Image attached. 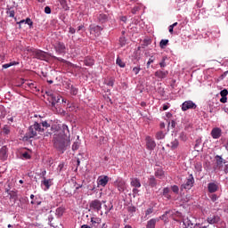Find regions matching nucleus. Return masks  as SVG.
Masks as SVG:
<instances>
[{"instance_id":"nucleus-16","label":"nucleus","mask_w":228,"mask_h":228,"mask_svg":"<svg viewBox=\"0 0 228 228\" xmlns=\"http://www.w3.org/2000/svg\"><path fill=\"white\" fill-rule=\"evenodd\" d=\"M210 134L214 140H218L222 136V129L220 127H214Z\"/></svg>"},{"instance_id":"nucleus-30","label":"nucleus","mask_w":228,"mask_h":228,"mask_svg":"<svg viewBox=\"0 0 228 228\" xmlns=\"http://www.w3.org/2000/svg\"><path fill=\"white\" fill-rule=\"evenodd\" d=\"M84 63L86 65V67H92V65L94 63V61L90 57H86L84 61Z\"/></svg>"},{"instance_id":"nucleus-31","label":"nucleus","mask_w":228,"mask_h":228,"mask_svg":"<svg viewBox=\"0 0 228 228\" xmlns=\"http://www.w3.org/2000/svg\"><path fill=\"white\" fill-rule=\"evenodd\" d=\"M167 45H168V39H162L159 42V47L160 49H165V47H167Z\"/></svg>"},{"instance_id":"nucleus-56","label":"nucleus","mask_w":228,"mask_h":228,"mask_svg":"<svg viewBox=\"0 0 228 228\" xmlns=\"http://www.w3.org/2000/svg\"><path fill=\"white\" fill-rule=\"evenodd\" d=\"M4 133L5 134H10V128H8V126H4Z\"/></svg>"},{"instance_id":"nucleus-4","label":"nucleus","mask_w":228,"mask_h":228,"mask_svg":"<svg viewBox=\"0 0 228 228\" xmlns=\"http://www.w3.org/2000/svg\"><path fill=\"white\" fill-rule=\"evenodd\" d=\"M173 214H174V212L172 210L166 211L165 214L162 215L160 217L152 218V219L149 220L147 222L146 228H156V224H158V222H159V219H163L164 216H168V215H173Z\"/></svg>"},{"instance_id":"nucleus-34","label":"nucleus","mask_w":228,"mask_h":228,"mask_svg":"<svg viewBox=\"0 0 228 228\" xmlns=\"http://www.w3.org/2000/svg\"><path fill=\"white\" fill-rule=\"evenodd\" d=\"M167 56L162 57L161 61L159 62L160 69H165L167 67Z\"/></svg>"},{"instance_id":"nucleus-13","label":"nucleus","mask_w":228,"mask_h":228,"mask_svg":"<svg viewBox=\"0 0 228 228\" xmlns=\"http://www.w3.org/2000/svg\"><path fill=\"white\" fill-rule=\"evenodd\" d=\"M130 184H131V186L134 187V189H133L134 193H136V191H138V189H136V188H142V183L140 182V179H138V178H131Z\"/></svg>"},{"instance_id":"nucleus-51","label":"nucleus","mask_w":228,"mask_h":228,"mask_svg":"<svg viewBox=\"0 0 228 228\" xmlns=\"http://www.w3.org/2000/svg\"><path fill=\"white\" fill-rule=\"evenodd\" d=\"M220 95H221V97H227V95H228V91H227V89L222 90V91L220 92Z\"/></svg>"},{"instance_id":"nucleus-38","label":"nucleus","mask_w":228,"mask_h":228,"mask_svg":"<svg viewBox=\"0 0 228 228\" xmlns=\"http://www.w3.org/2000/svg\"><path fill=\"white\" fill-rule=\"evenodd\" d=\"M154 213V208L151 207L145 211V218Z\"/></svg>"},{"instance_id":"nucleus-42","label":"nucleus","mask_w":228,"mask_h":228,"mask_svg":"<svg viewBox=\"0 0 228 228\" xmlns=\"http://www.w3.org/2000/svg\"><path fill=\"white\" fill-rule=\"evenodd\" d=\"M127 40H126V37H121L119 38V44H120V46L121 47H124V45H126Z\"/></svg>"},{"instance_id":"nucleus-47","label":"nucleus","mask_w":228,"mask_h":228,"mask_svg":"<svg viewBox=\"0 0 228 228\" xmlns=\"http://www.w3.org/2000/svg\"><path fill=\"white\" fill-rule=\"evenodd\" d=\"M209 199L210 200H212V202H216V200H218V196L216 194H211L209 195Z\"/></svg>"},{"instance_id":"nucleus-63","label":"nucleus","mask_w":228,"mask_h":228,"mask_svg":"<svg viewBox=\"0 0 228 228\" xmlns=\"http://www.w3.org/2000/svg\"><path fill=\"white\" fill-rule=\"evenodd\" d=\"M81 228H92V227H90L88 224H83V225L81 226Z\"/></svg>"},{"instance_id":"nucleus-39","label":"nucleus","mask_w":228,"mask_h":228,"mask_svg":"<svg viewBox=\"0 0 228 228\" xmlns=\"http://www.w3.org/2000/svg\"><path fill=\"white\" fill-rule=\"evenodd\" d=\"M60 4L64 10H69V6L67 5V0H60Z\"/></svg>"},{"instance_id":"nucleus-57","label":"nucleus","mask_w":228,"mask_h":228,"mask_svg":"<svg viewBox=\"0 0 228 228\" xmlns=\"http://www.w3.org/2000/svg\"><path fill=\"white\" fill-rule=\"evenodd\" d=\"M168 126H171L172 129H174L175 127V121L172 120L171 123L168 121Z\"/></svg>"},{"instance_id":"nucleus-40","label":"nucleus","mask_w":228,"mask_h":228,"mask_svg":"<svg viewBox=\"0 0 228 228\" xmlns=\"http://www.w3.org/2000/svg\"><path fill=\"white\" fill-rule=\"evenodd\" d=\"M105 208V215H108V213H110V211H111L113 209V205H104Z\"/></svg>"},{"instance_id":"nucleus-52","label":"nucleus","mask_w":228,"mask_h":228,"mask_svg":"<svg viewBox=\"0 0 228 228\" xmlns=\"http://www.w3.org/2000/svg\"><path fill=\"white\" fill-rule=\"evenodd\" d=\"M170 108V103L164 104L162 107L163 111H167Z\"/></svg>"},{"instance_id":"nucleus-45","label":"nucleus","mask_w":228,"mask_h":228,"mask_svg":"<svg viewBox=\"0 0 228 228\" xmlns=\"http://www.w3.org/2000/svg\"><path fill=\"white\" fill-rule=\"evenodd\" d=\"M106 85L107 86H113V85H115V79L110 78L109 80H107Z\"/></svg>"},{"instance_id":"nucleus-18","label":"nucleus","mask_w":228,"mask_h":228,"mask_svg":"<svg viewBox=\"0 0 228 228\" xmlns=\"http://www.w3.org/2000/svg\"><path fill=\"white\" fill-rule=\"evenodd\" d=\"M215 159H216V167H218L219 168H222V167H224V165H225V163H226L225 159H224L219 155H216L215 157Z\"/></svg>"},{"instance_id":"nucleus-33","label":"nucleus","mask_w":228,"mask_h":228,"mask_svg":"<svg viewBox=\"0 0 228 228\" xmlns=\"http://www.w3.org/2000/svg\"><path fill=\"white\" fill-rule=\"evenodd\" d=\"M13 65H19V62L12 61V62H10V63L4 64L3 69H10V67H13Z\"/></svg>"},{"instance_id":"nucleus-35","label":"nucleus","mask_w":228,"mask_h":228,"mask_svg":"<svg viewBox=\"0 0 228 228\" xmlns=\"http://www.w3.org/2000/svg\"><path fill=\"white\" fill-rule=\"evenodd\" d=\"M8 195H10V199H12V200H17V192L16 191H10L8 192Z\"/></svg>"},{"instance_id":"nucleus-48","label":"nucleus","mask_w":228,"mask_h":228,"mask_svg":"<svg viewBox=\"0 0 228 228\" xmlns=\"http://www.w3.org/2000/svg\"><path fill=\"white\" fill-rule=\"evenodd\" d=\"M80 143L78 142H75L72 145V151H77L79 149Z\"/></svg>"},{"instance_id":"nucleus-11","label":"nucleus","mask_w":228,"mask_h":228,"mask_svg":"<svg viewBox=\"0 0 228 228\" xmlns=\"http://www.w3.org/2000/svg\"><path fill=\"white\" fill-rule=\"evenodd\" d=\"M145 140H146V149H148V151H154V149H156V141H154V139H152L149 135L146 136Z\"/></svg>"},{"instance_id":"nucleus-17","label":"nucleus","mask_w":228,"mask_h":228,"mask_svg":"<svg viewBox=\"0 0 228 228\" xmlns=\"http://www.w3.org/2000/svg\"><path fill=\"white\" fill-rule=\"evenodd\" d=\"M221 218L219 216H210L207 218L208 224H210V225H214L215 224H219Z\"/></svg>"},{"instance_id":"nucleus-36","label":"nucleus","mask_w":228,"mask_h":228,"mask_svg":"<svg viewBox=\"0 0 228 228\" xmlns=\"http://www.w3.org/2000/svg\"><path fill=\"white\" fill-rule=\"evenodd\" d=\"M165 138V134L163 131H159L156 134V139L157 140H163Z\"/></svg>"},{"instance_id":"nucleus-29","label":"nucleus","mask_w":228,"mask_h":228,"mask_svg":"<svg viewBox=\"0 0 228 228\" xmlns=\"http://www.w3.org/2000/svg\"><path fill=\"white\" fill-rule=\"evenodd\" d=\"M149 185L151 188H155V186L158 185V182L156 181V178L154 176H152V175L149 179Z\"/></svg>"},{"instance_id":"nucleus-55","label":"nucleus","mask_w":228,"mask_h":228,"mask_svg":"<svg viewBox=\"0 0 228 228\" xmlns=\"http://www.w3.org/2000/svg\"><path fill=\"white\" fill-rule=\"evenodd\" d=\"M56 213H58V215H61V216L63 215V208H57Z\"/></svg>"},{"instance_id":"nucleus-20","label":"nucleus","mask_w":228,"mask_h":228,"mask_svg":"<svg viewBox=\"0 0 228 228\" xmlns=\"http://www.w3.org/2000/svg\"><path fill=\"white\" fill-rule=\"evenodd\" d=\"M0 158L1 159H6L8 158V148L6 146H3L0 149Z\"/></svg>"},{"instance_id":"nucleus-5","label":"nucleus","mask_w":228,"mask_h":228,"mask_svg":"<svg viewBox=\"0 0 228 228\" xmlns=\"http://www.w3.org/2000/svg\"><path fill=\"white\" fill-rule=\"evenodd\" d=\"M103 29L104 28L99 25L91 24L89 26L90 35H93L95 38H97V37H101V31H102Z\"/></svg>"},{"instance_id":"nucleus-2","label":"nucleus","mask_w":228,"mask_h":228,"mask_svg":"<svg viewBox=\"0 0 228 228\" xmlns=\"http://www.w3.org/2000/svg\"><path fill=\"white\" fill-rule=\"evenodd\" d=\"M32 54L34 58H37V60H41L43 61H47L49 58H53V60H57V61H61V63H67V61L61 57H56L47 52H44L42 50L34 49L32 50Z\"/></svg>"},{"instance_id":"nucleus-14","label":"nucleus","mask_w":228,"mask_h":228,"mask_svg":"<svg viewBox=\"0 0 228 228\" xmlns=\"http://www.w3.org/2000/svg\"><path fill=\"white\" fill-rule=\"evenodd\" d=\"M108 183H110V177L108 175L99 176L97 179L98 186H102L104 188Z\"/></svg>"},{"instance_id":"nucleus-9","label":"nucleus","mask_w":228,"mask_h":228,"mask_svg":"<svg viewBox=\"0 0 228 228\" xmlns=\"http://www.w3.org/2000/svg\"><path fill=\"white\" fill-rule=\"evenodd\" d=\"M197 105L191 101H186L182 104V111H188V110H195Z\"/></svg>"},{"instance_id":"nucleus-21","label":"nucleus","mask_w":228,"mask_h":228,"mask_svg":"<svg viewBox=\"0 0 228 228\" xmlns=\"http://www.w3.org/2000/svg\"><path fill=\"white\" fill-rule=\"evenodd\" d=\"M183 228H191L195 225V224H193V222H191L188 217L183 219Z\"/></svg>"},{"instance_id":"nucleus-58","label":"nucleus","mask_w":228,"mask_h":228,"mask_svg":"<svg viewBox=\"0 0 228 228\" xmlns=\"http://www.w3.org/2000/svg\"><path fill=\"white\" fill-rule=\"evenodd\" d=\"M69 33H71V35H74L76 33V28L70 27L69 28Z\"/></svg>"},{"instance_id":"nucleus-22","label":"nucleus","mask_w":228,"mask_h":228,"mask_svg":"<svg viewBox=\"0 0 228 228\" xmlns=\"http://www.w3.org/2000/svg\"><path fill=\"white\" fill-rule=\"evenodd\" d=\"M42 184H44V186H45V190H49L51 188V186H53V180L52 179H46L45 177H44V180L42 181Z\"/></svg>"},{"instance_id":"nucleus-60","label":"nucleus","mask_w":228,"mask_h":228,"mask_svg":"<svg viewBox=\"0 0 228 228\" xmlns=\"http://www.w3.org/2000/svg\"><path fill=\"white\" fill-rule=\"evenodd\" d=\"M28 85L29 88H37V86H35V84H33V83H28Z\"/></svg>"},{"instance_id":"nucleus-59","label":"nucleus","mask_w":228,"mask_h":228,"mask_svg":"<svg viewBox=\"0 0 228 228\" xmlns=\"http://www.w3.org/2000/svg\"><path fill=\"white\" fill-rule=\"evenodd\" d=\"M169 33H171V35L174 33V26L170 25L169 28Z\"/></svg>"},{"instance_id":"nucleus-10","label":"nucleus","mask_w":228,"mask_h":228,"mask_svg":"<svg viewBox=\"0 0 228 228\" xmlns=\"http://www.w3.org/2000/svg\"><path fill=\"white\" fill-rule=\"evenodd\" d=\"M154 76L160 80L167 79V77H168V70L158 69L155 71Z\"/></svg>"},{"instance_id":"nucleus-32","label":"nucleus","mask_w":228,"mask_h":228,"mask_svg":"<svg viewBox=\"0 0 228 228\" xmlns=\"http://www.w3.org/2000/svg\"><path fill=\"white\" fill-rule=\"evenodd\" d=\"M117 65H118V67H120L121 69H124L126 67V62L122 61V59H120L119 57L117 58L116 61Z\"/></svg>"},{"instance_id":"nucleus-15","label":"nucleus","mask_w":228,"mask_h":228,"mask_svg":"<svg viewBox=\"0 0 228 228\" xmlns=\"http://www.w3.org/2000/svg\"><path fill=\"white\" fill-rule=\"evenodd\" d=\"M208 193H216L219 190L218 183L212 182L208 184Z\"/></svg>"},{"instance_id":"nucleus-54","label":"nucleus","mask_w":228,"mask_h":228,"mask_svg":"<svg viewBox=\"0 0 228 228\" xmlns=\"http://www.w3.org/2000/svg\"><path fill=\"white\" fill-rule=\"evenodd\" d=\"M45 13H47V14L51 13V7L45 6Z\"/></svg>"},{"instance_id":"nucleus-19","label":"nucleus","mask_w":228,"mask_h":228,"mask_svg":"<svg viewBox=\"0 0 228 228\" xmlns=\"http://www.w3.org/2000/svg\"><path fill=\"white\" fill-rule=\"evenodd\" d=\"M97 20L100 24H105V22H108V15L105 13H100L97 15Z\"/></svg>"},{"instance_id":"nucleus-27","label":"nucleus","mask_w":228,"mask_h":228,"mask_svg":"<svg viewBox=\"0 0 228 228\" xmlns=\"http://www.w3.org/2000/svg\"><path fill=\"white\" fill-rule=\"evenodd\" d=\"M101 222H102V220L99 217H92L91 218V223L93 224V225L94 227H97L101 224Z\"/></svg>"},{"instance_id":"nucleus-26","label":"nucleus","mask_w":228,"mask_h":228,"mask_svg":"<svg viewBox=\"0 0 228 228\" xmlns=\"http://www.w3.org/2000/svg\"><path fill=\"white\" fill-rule=\"evenodd\" d=\"M167 147H170L172 151H175V149H177V147H179V141H177V139H175L173 142L167 144Z\"/></svg>"},{"instance_id":"nucleus-53","label":"nucleus","mask_w":228,"mask_h":228,"mask_svg":"<svg viewBox=\"0 0 228 228\" xmlns=\"http://www.w3.org/2000/svg\"><path fill=\"white\" fill-rule=\"evenodd\" d=\"M220 102H223V104H225L227 102V96H222L220 99Z\"/></svg>"},{"instance_id":"nucleus-64","label":"nucleus","mask_w":228,"mask_h":228,"mask_svg":"<svg viewBox=\"0 0 228 228\" xmlns=\"http://www.w3.org/2000/svg\"><path fill=\"white\" fill-rule=\"evenodd\" d=\"M224 172H225V174L228 173V164L225 166Z\"/></svg>"},{"instance_id":"nucleus-41","label":"nucleus","mask_w":228,"mask_h":228,"mask_svg":"<svg viewBox=\"0 0 228 228\" xmlns=\"http://www.w3.org/2000/svg\"><path fill=\"white\" fill-rule=\"evenodd\" d=\"M41 125H42V129H44V131H45L47 127H51V124H49L47 121H43Z\"/></svg>"},{"instance_id":"nucleus-8","label":"nucleus","mask_w":228,"mask_h":228,"mask_svg":"<svg viewBox=\"0 0 228 228\" xmlns=\"http://www.w3.org/2000/svg\"><path fill=\"white\" fill-rule=\"evenodd\" d=\"M54 49L57 54L65 55L67 54V46L65 45V43L63 42H57L54 45Z\"/></svg>"},{"instance_id":"nucleus-46","label":"nucleus","mask_w":228,"mask_h":228,"mask_svg":"<svg viewBox=\"0 0 228 228\" xmlns=\"http://www.w3.org/2000/svg\"><path fill=\"white\" fill-rule=\"evenodd\" d=\"M171 190L173 193H176V194L179 193V186L177 185L171 186Z\"/></svg>"},{"instance_id":"nucleus-23","label":"nucleus","mask_w":228,"mask_h":228,"mask_svg":"<svg viewBox=\"0 0 228 228\" xmlns=\"http://www.w3.org/2000/svg\"><path fill=\"white\" fill-rule=\"evenodd\" d=\"M155 177H158V179L165 178V171H163L161 168L157 169L155 171Z\"/></svg>"},{"instance_id":"nucleus-6","label":"nucleus","mask_w":228,"mask_h":228,"mask_svg":"<svg viewBox=\"0 0 228 228\" xmlns=\"http://www.w3.org/2000/svg\"><path fill=\"white\" fill-rule=\"evenodd\" d=\"M114 186L118 189V191L119 193H124L126 191V188H127V184L126 183V181L122 178H118L114 182Z\"/></svg>"},{"instance_id":"nucleus-61","label":"nucleus","mask_w":228,"mask_h":228,"mask_svg":"<svg viewBox=\"0 0 228 228\" xmlns=\"http://www.w3.org/2000/svg\"><path fill=\"white\" fill-rule=\"evenodd\" d=\"M166 117L167 118H172V113L167 112Z\"/></svg>"},{"instance_id":"nucleus-24","label":"nucleus","mask_w":228,"mask_h":228,"mask_svg":"<svg viewBox=\"0 0 228 228\" xmlns=\"http://www.w3.org/2000/svg\"><path fill=\"white\" fill-rule=\"evenodd\" d=\"M163 197H165V199H167V200H170L172 199V196L170 195V189L166 187L163 189V193H162Z\"/></svg>"},{"instance_id":"nucleus-49","label":"nucleus","mask_w":228,"mask_h":228,"mask_svg":"<svg viewBox=\"0 0 228 228\" xmlns=\"http://www.w3.org/2000/svg\"><path fill=\"white\" fill-rule=\"evenodd\" d=\"M22 158H24L25 159H31V155H29V152L25 151L22 153Z\"/></svg>"},{"instance_id":"nucleus-3","label":"nucleus","mask_w":228,"mask_h":228,"mask_svg":"<svg viewBox=\"0 0 228 228\" xmlns=\"http://www.w3.org/2000/svg\"><path fill=\"white\" fill-rule=\"evenodd\" d=\"M42 133H44L42 125L36 122L28 127V132L24 136H21V138L23 142H28V140H31V138H35L36 136H38V134H42Z\"/></svg>"},{"instance_id":"nucleus-28","label":"nucleus","mask_w":228,"mask_h":228,"mask_svg":"<svg viewBox=\"0 0 228 228\" xmlns=\"http://www.w3.org/2000/svg\"><path fill=\"white\" fill-rule=\"evenodd\" d=\"M69 88L70 90L71 95H77L79 92V89H77V87H74V86H72L71 84H69Z\"/></svg>"},{"instance_id":"nucleus-37","label":"nucleus","mask_w":228,"mask_h":228,"mask_svg":"<svg viewBox=\"0 0 228 228\" xmlns=\"http://www.w3.org/2000/svg\"><path fill=\"white\" fill-rule=\"evenodd\" d=\"M28 24V26H33V21L31 20V19L27 18L26 20H20V24Z\"/></svg>"},{"instance_id":"nucleus-62","label":"nucleus","mask_w":228,"mask_h":228,"mask_svg":"<svg viewBox=\"0 0 228 228\" xmlns=\"http://www.w3.org/2000/svg\"><path fill=\"white\" fill-rule=\"evenodd\" d=\"M9 16L10 17H15V12L11 11Z\"/></svg>"},{"instance_id":"nucleus-1","label":"nucleus","mask_w":228,"mask_h":228,"mask_svg":"<svg viewBox=\"0 0 228 228\" xmlns=\"http://www.w3.org/2000/svg\"><path fill=\"white\" fill-rule=\"evenodd\" d=\"M53 146L55 149L65 152L67 148L70 146V139L67 137L64 131H61L53 135Z\"/></svg>"},{"instance_id":"nucleus-43","label":"nucleus","mask_w":228,"mask_h":228,"mask_svg":"<svg viewBox=\"0 0 228 228\" xmlns=\"http://www.w3.org/2000/svg\"><path fill=\"white\" fill-rule=\"evenodd\" d=\"M155 61H156V57L151 56V58L149 59V61L147 62V69H149V67H151V63H154Z\"/></svg>"},{"instance_id":"nucleus-7","label":"nucleus","mask_w":228,"mask_h":228,"mask_svg":"<svg viewBox=\"0 0 228 228\" xmlns=\"http://www.w3.org/2000/svg\"><path fill=\"white\" fill-rule=\"evenodd\" d=\"M193 184H195V178H193V175H189L186 182L182 184V190H191L193 188Z\"/></svg>"},{"instance_id":"nucleus-12","label":"nucleus","mask_w":228,"mask_h":228,"mask_svg":"<svg viewBox=\"0 0 228 228\" xmlns=\"http://www.w3.org/2000/svg\"><path fill=\"white\" fill-rule=\"evenodd\" d=\"M89 207L91 208V209H94V211H101V209H102V203L99 200H94L91 201Z\"/></svg>"},{"instance_id":"nucleus-44","label":"nucleus","mask_w":228,"mask_h":228,"mask_svg":"<svg viewBox=\"0 0 228 228\" xmlns=\"http://www.w3.org/2000/svg\"><path fill=\"white\" fill-rule=\"evenodd\" d=\"M195 170H196L197 172H202V164H200V163H196V164H195Z\"/></svg>"},{"instance_id":"nucleus-25","label":"nucleus","mask_w":228,"mask_h":228,"mask_svg":"<svg viewBox=\"0 0 228 228\" xmlns=\"http://www.w3.org/2000/svg\"><path fill=\"white\" fill-rule=\"evenodd\" d=\"M60 99H61V96L58 95L55 96L54 94L51 95V100H52V106H56V104H58V102H60Z\"/></svg>"},{"instance_id":"nucleus-50","label":"nucleus","mask_w":228,"mask_h":228,"mask_svg":"<svg viewBox=\"0 0 228 228\" xmlns=\"http://www.w3.org/2000/svg\"><path fill=\"white\" fill-rule=\"evenodd\" d=\"M140 70H142V68H140V67L133 68V72L135 74V76L140 74Z\"/></svg>"}]
</instances>
